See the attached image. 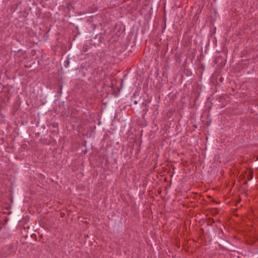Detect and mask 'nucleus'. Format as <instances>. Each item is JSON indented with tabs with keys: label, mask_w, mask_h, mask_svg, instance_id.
<instances>
[{
	"label": "nucleus",
	"mask_w": 258,
	"mask_h": 258,
	"mask_svg": "<svg viewBox=\"0 0 258 258\" xmlns=\"http://www.w3.org/2000/svg\"><path fill=\"white\" fill-rule=\"evenodd\" d=\"M134 103H135V104H137V101H134Z\"/></svg>",
	"instance_id": "nucleus-1"
}]
</instances>
